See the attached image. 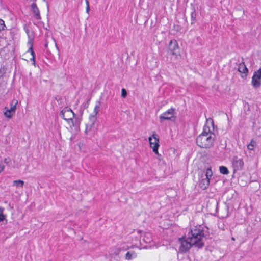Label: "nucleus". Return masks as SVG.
Wrapping results in <instances>:
<instances>
[{
	"label": "nucleus",
	"instance_id": "c9c22d12",
	"mask_svg": "<svg viewBox=\"0 0 261 261\" xmlns=\"http://www.w3.org/2000/svg\"><path fill=\"white\" fill-rule=\"evenodd\" d=\"M1 76H2V75H0V77H1Z\"/></svg>",
	"mask_w": 261,
	"mask_h": 261
},
{
	"label": "nucleus",
	"instance_id": "9d476101",
	"mask_svg": "<svg viewBox=\"0 0 261 261\" xmlns=\"http://www.w3.org/2000/svg\"><path fill=\"white\" fill-rule=\"evenodd\" d=\"M97 120V117L95 116H90L89 122L86 124L85 133L87 135L89 132H91L94 128L95 123Z\"/></svg>",
	"mask_w": 261,
	"mask_h": 261
},
{
	"label": "nucleus",
	"instance_id": "6ab92c4d",
	"mask_svg": "<svg viewBox=\"0 0 261 261\" xmlns=\"http://www.w3.org/2000/svg\"><path fill=\"white\" fill-rule=\"evenodd\" d=\"M24 185V181L21 180H14L13 181V185L22 187Z\"/></svg>",
	"mask_w": 261,
	"mask_h": 261
},
{
	"label": "nucleus",
	"instance_id": "6e6552de",
	"mask_svg": "<svg viewBox=\"0 0 261 261\" xmlns=\"http://www.w3.org/2000/svg\"><path fill=\"white\" fill-rule=\"evenodd\" d=\"M179 240L181 243L179 248V251L180 252L185 253L189 250L191 247L193 246V244L191 243V242L187 239V237L186 239H185L184 237H182V238H179Z\"/></svg>",
	"mask_w": 261,
	"mask_h": 261
},
{
	"label": "nucleus",
	"instance_id": "a878e982",
	"mask_svg": "<svg viewBox=\"0 0 261 261\" xmlns=\"http://www.w3.org/2000/svg\"><path fill=\"white\" fill-rule=\"evenodd\" d=\"M159 146H153V147H152V150H153V151L157 155H160L159 153V152H158V148H159Z\"/></svg>",
	"mask_w": 261,
	"mask_h": 261
},
{
	"label": "nucleus",
	"instance_id": "9b49d317",
	"mask_svg": "<svg viewBox=\"0 0 261 261\" xmlns=\"http://www.w3.org/2000/svg\"><path fill=\"white\" fill-rule=\"evenodd\" d=\"M150 147L152 148L153 146H159V138L157 134H153L152 137H149L148 138Z\"/></svg>",
	"mask_w": 261,
	"mask_h": 261
},
{
	"label": "nucleus",
	"instance_id": "b1692460",
	"mask_svg": "<svg viewBox=\"0 0 261 261\" xmlns=\"http://www.w3.org/2000/svg\"><path fill=\"white\" fill-rule=\"evenodd\" d=\"M6 26L5 25L4 21L0 19V31L2 30H4Z\"/></svg>",
	"mask_w": 261,
	"mask_h": 261
},
{
	"label": "nucleus",
	"instance_id": "423d86ee",
	"mask_svg": "<svg viewBox=\"0 0 261 261\" xmlns=\"http://www.w3.org/2000/svg\"><path fill=\"white\" fill-rule=\"evenodd\" d=\"M169 51L173 56L176 58L180 55V49L176 40H171L169 44Z\"/></svg>",
	"mask_w": 261,
	"mask_h": 261
},
{
	"label": "nucleus",
	"instance_id": "bb28decb",
	"mask_svg": "<svg viewBox=\"0 0 261 261\" xmlns=\"http://www.w3.org/2000/svg\"><path fill=\"white\" fill-rule=\"evenodd\" d=\"M10 159L9 158H5L4 160V162L6 164H8L10 162Z\"/></svg>",
	"mask_w": 261,
	"mask_h": 261
},
{
	"label": "nucleus",
	"instance_id": "c85d7f7f",
	"mask_svg": "<svg viewBox=\"0 0 261 261\" xmlns=\"http://www.w3.org/2000/svg\"><path fill=\"white\" fill-rule=\"evenodd\" d=\"M89 10H90V7H89V5H88V6H86V12H87V13H88V12H89Z\"/></svg>",
	"mask_w": 261,
	"mask_h": 261
},
{
	"label": "nucleus",
	"instance_id": "aec40b11",
	"mask_svg": "<svg viewBox=\"0 0 261 261\" xmlns=\"http://www.w3.org/2000/svg\"><path fill=\"white\" fill-rule=\"evenodd\" d=\"M255 141L252 139L247 146L248 149L251 150H253L254 149V147L255 145Z\"/></svg>",
	"mask_w": 261,
	"mask_h": 261
},
{
	"label": "nucleus",
	"instance_id": "1a4fd4ad",
	"mask_svg": "<svg viewBox=\"0 0 261 261\" xmlns=\"http://www.w3.org/2000/svg\"><path fill=\"white\" fill-rule=\"evenodd\" d=\"M232 166L234 172L241 170L244 166V162L242 159L237 156H234L232 160Z\"/></svg>",
	"mask_w": 261,
	"mask_h": 261
},
{
	"label": "nucleus",
	"instance_id": "f03ea898",
	"mask_svg": "<svg viewBox=\"0 0 261 261\" xmlns=\"http://www.w3.org/2000/svg\"><path fill=\"white\" fill-rule=\"evenodd\" d=\"M216 136L210 130L208 127H204L202 133L196 138V143L203 148H209L213 146Z\"/></svg>",
	"mask_w": 261,
	"mask_h": 261
},
{
	"label": "nucleus",
	"instance_id": "f704fd0d",
	"mask_svg": "<svg viewBox=\"0 0 261 261\" xmlns=\"http://www.w3.org/2000/svg\"><path fill=\"white\" fill-rule=\"evenodd\" d=\"M232 240H234V238L233 237L231 239Z\"/></svg>",
	"mask_w": 261,
	"mask_h": 261
},
{
	"label": "nucleus",
	"instance_id": "0eeeda50",
	"mask_svg": "<svg viewBox=\"0 0 261 261\" xmlns=\"http://www.w3.org/2000/svg\"><path fill=\"white\" fill-rule=\"evenodd\" d=\"M261 68L255 71L252 77V85L254 88H258L261 86Z\"/></svg>",
	"mask_w": 261,
	"mask_h": 261
},
{
	"label": "nucleus",
	"instance_id": "393cba45",
	"mask_svg": "<svg viewBox=\"0 0 261 261\" xmlns=\"http://www.w3.org/2000/svg\"><path fill=\"white\" fill-rule=\"evenodd\" d=\"M127 94V91L124 88H122L121 90V96L123 98L126 97Z\"/></svg>",
	"mask_w": 261,
	"mask_h": 261
},
{
	"label": "nucleus",
	"instance_id": "ddd939ff",
	"mask_svg": "<svg viewBox=\"0 0 261 261\" xmlns=\"http://www.w3.org/2000/svg\"><path fill=\"white\" fill-rule=\"evenodd\" d=\"M31 8L36 18L37 19H40L41 16L40 15V12L36 3H33L32 4Z\"/></svg>",
	"mask_w": 261,
	"mask_h": 261
},
{
	"label": "nucleus",
	"instance_id": "473e14b6",
	"mask_svg": "<svg viewBox=\"0 0 261 261\" xmlns=\"http://www.w3.org/2000/svg\"><path fill=\"white\" fill-rule=\"evenodd\" d=\"M70 141H72L73 140V138L72 137H71L70 139Z\"/></svg>",
	"mask_w": 261,
	"mask_h": 261
},
{
	"label": "nucleus",
	"instance_id": "4468645a",
	"mask_svg": "<svg viewBox=\"0 0 261 261\" xmlns=\"http://www.w3.org/2000/svg\"><path fill=\"white\" fill-rule=\"evenodd\" d=\"M200 187L203 189H205L210 185V179L208 178H205L203 179L200 183Z\"/></svg>",
	"mask_w": 261,
	"mask_h": 261
},
{
	"label": "nucleus",
	"instance_id": "dca6fc26",
	"mask_svg": "<svg viewBox=\"0 0 261 261\" xmlns=\"http://www.w3.org/2000/svg\"><path fill=\"white\" fill-rule=\"evenodd\" d=\"M100 107V102L98 101L97 102V104L96 105V106L94 107V114L93 115H91V116H95V117H96L97 114H98V112L99 111Z\"/></svg>",
	"mask_w": 261,
	"mask_h": 261
},
{
	"label": "nucleus",
	"instance_id": "412c9836",
	"mask_svg": "<svg viewBox=\"0 0 261 261\" xmlns=\"http://www.w3.org/2000/svg\"><path fill=\"white\" fill-rule=\"evenodd\" d=\"M213 175V172L210 168H208L206 169L205 176L206 178H208L209 179L212 177Z\"/></svg>",
	"mask_w": 261,
	"mask_h": 261
},
{
	"label": "nucleus",
	"instance_id": "7c9ffc66",
	"mask_svg": "<svg viewBox=\"0 0 261 261\" xmlns=\"http://www.w3.org/2000/svg\"><path fill=\"white\" fill-rule=\"evenodd\" d=\"M86 6H88V5H89V1L88 0L86 1Z\"/></svg>",
	"mask_w": 261,
	"mask_h": 261
},
{
	"label": "nucleus",
	"instance_id": "c756f323",
	"mask_svg": "<svg viewBox=\"0 0 261 261\" xmlns=\"http://www.w3.org/2000/svg\"><path fill=\"white\" fill-rule=\"evenodd\" d=\"M44 46H45V48L47 47V46H48V43L47 42L45 43Z\"/></svg>",
	"mask_w": 261,
	"mask_h": 261
},
{
	"label": "nucleus",
	"instance_id": "39448f33",
	"mask_svg": "<svg viewBox=\"0 0 261 261\" xmlns=\"http://www.w3.org/2000/svg\"><path fill=\"white\" fill-rule=\"evenodd\" d=\"M175 109L171 108L166 111L160 116L159 118L161 122L164 120H171L172 121H175V117H174Z\"/></svg>",
	"mask_w": 261,
	"mask_h": 261
},
{
	"label": "nucleus",
	"instance_id": "5701e85b",
	"mask_svg": "<svg viewBox=\"0 0 261 261\" xmlns=\"http://www.w3.org/2000/svg\"><path fill=\"white\" fill-rule=\"evenodd\" d=\"M134 254L133 252H127L125 255V258L126 259H131L133 258V255Z\"/></svg>",
	"mask_w": 261,
	"mask_h": 261
},
{
	"label": "nucleus",
	"instance_id": "72a5a7b5",
	"mask_svg": "<svg viewBox=\"0 0 261 261\" xmlns=\"http://www.w3.org/2000/svg\"><path fill=\"white\" fill-rule=\"evenodd\" d=\"M146 242H150V240H148V241H145Z\"/></svg>",
	"mask_w": 261,
	"mask_h": 261
},
{
	"label": "nucleus",
	"instance_id": "f8f14e48",
	"mask_svg": "<svg viewBox=\"0 0 261 261\" xmlns=\"http://www.w3.org/2000/svg\"><path fill=\"white\" fill-rule=\"evenodd\" d=\"M238 71L242 73L243 74L241 75L242 78L246 77L247 75L248 70L246 67L244 62H242L239 64L238 66Z\"/></svg>",
	"mask_w": 261,
	"mask_h": 261
},
{
	"label": "nucleus",
	"instance_id": "a211bd4d",
	"mask_svg": "<svg viewBox=\"0 0 261 261\" xmlns=\"http://www.w3.org/2000/svg\"><path fill=\"white\" fill-rule=\"evenodd\" d=\"M28 51H30L32 58L31 59V60L33 61V64L35 65V53L33 51V46L32 44L31 45V47L29 48Z\"/></svg>",
	"mask_w": 261,
	"mask_h": 261
},
{
	"label": "nucleus",
	"instance_id": "f3484780",
	"mask_svg": "<svg viewBox=\"0 0 261 261\" xmlns=\"http://www.w3.org/2000/svg\"><path fill=\"white\" fill-rule=\"evenodd\" d=\"M219 170L221 174L227 175L229 173L228 169L223 166H221L219 167Z\"/></svg>",
	"mask_w": 261,
	"mask_h": 261
},
{
	"label": "nucleus",
	"instance_id": "f257e3e1",
	"mask_svg": "<svg viewBox=\"0 0 261 261\" xmlns=\"http://www.w3.org/2000/svg\"><path fill=\"white\" fill-rule=\"evenodd\" d=\"M204 230L201 226L195 227L191 229L187 235V239L191 242L193 246L198 248H202L204 246L203 238L206 236Z\"/></svg>",
	"mask_w": 261,
	"mask_h": 261
},
{
	"label": "nucleus",
	"instance_id": "2f4dec72",
	"mask_svg": "<svg viewBox=\"0 0 261 261\" xmlns=\"http://www.w3.org/2000/svg\"><path fill=\"white\" fill-rule=\"evenodd\" d=\"M55 45H56V47H57V49H58V47H57V44H56V43H55Z\"/></svg>",
	"mask_w": 261,
	"mask_h": 261
},
{
	"label": "nucleus",
	"instance_id": "4be33fe9",
	"mask_svg": "<svg viewBox=\"0 0 261 261\" xmlns=\"http://www.w3.org/2000/svg\"><path fill=\"white\" fill-rule=\"evenodd\" d=\"M4 208L0 207V222L4 221L6 219V216L3 214Z\"/></svg>",
	"mask_w": 261,
	"mask_h": 261
},
{
	"label": "nucleus",
	"instance_id": "7ed1b4c3",
	"mask_svg": "<svg viewBox=\"0 0 261 261\" xmlns=\"http://www.w3.org/2000/svg\"><path fill=\"white\" fill-rule=\"evenodd\" d=\"M18 104L17 100L15 99H13L10 103V108H8L7 107H5L4 109L6 110L4 114L5 116L8 118H11L13 115H14L16 109V106Z\"/></svg>",
	"mask_w": 261,
	"mask_h": 261
},
{
	"label": "nucleus",
	"instance_id": "20e7f679",
	"mask_svg": "<svg viewBox=\"0 0 261 261\" xmlns=\"http://www.w3.org/2000/svg\"><path fill=\"white\" fill-rule=\"evenodd\" d=\"M60 115L62 118L67 121H71L73 125H74V122L73 118L74 116V113L71 109L68 108L67 107L64 108L60 112Z\"/></svg>",
	"mask_w": 261,
	"mask_h": 261
},
{
	"label": "nucleus",
	"instance_id": "cd10ccee",
	"mask_svg": "<svg viewBox=\"0 0 261 261\" xmlns=\"http://www.w3.org/2000/svg\"><path fill=\"white\" fill-rule=\"evenodd\" d=\"M5 169V166L3 164H0V173L4 171Z\"/></svg>",
	"mask_w": 261,
	"mask_h": 261
},
{
	"label": "nucleus",
	"instance_id": "2eb2a0df",
	"mask_svg": "<svg viewBox=\"0 0 261 261\" xmlns=\"http://www.w3.org/2000/svg\"><path fill=\"white\" fill-rule=\"evenodd\" d=\"M196 13L195 8L192 7V11L191 13V24H193L196 21Z\"/></svg>",
	"mask_w": 261,
	"mask_h": 261
}]
</instances>
